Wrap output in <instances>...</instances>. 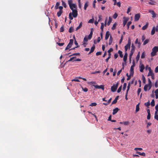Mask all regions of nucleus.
Listing matches in <instances>:
<instances>
[{"label":"nucleus","mask_w":158,"mask_h":158,"mask_svg":"<svg viewBox=\"0 0 158 158\" xmlns=\"http://www.w3.org/2000/svg\"><path fill=\"white\" fill-rule=\"evenodd\" d=\"M72 10V14L70 13L69 14V18L70 20H72L73 17L76 18L77 16V6L75 7H72L70 8Z\"/></svg>","instance_id":"nucleus-1"},{"label":"nucleus","mask_w":158,"mask_h":158,"mask_svg":"<svg viewBox=\"0 0 158 158\" xmlns=\"http://www.w3.org/2000/svg\"><path fill=\"white\" fill-rule=\"evenodd\" d=\"M158 52V46H155L152 49L151 53V56H153L156 55V53Z\"/></svg>","instance_id":"nucleus-2"},{"label":"nucleus","mask_w":158,"mask_h":158,"mask_svg":"<svg viewBox=\"0 0 158 158\" xmlns=\"http://www.w3.org/2000/svg\"><path fill=\"white\" fill-rule=\"evenodd\" d=\"M118 83L117 82L115 85H113L111 87V91L112 92H115L118 87Z\"/></svg>","instance_id":"nucleus-3"},{"label":"nucleus","mask_w":158,"mask_h":158,"mask_svg":"<svg viewBox=\"0 0 158 158\" xmlns=\"http://www.w3.org/2000/svg\"><path fill=\"white\" fill-rule=\"evenodd\" d=\"M68 2L70 8L73 7V8L75 7L76 6H77L76 4L72 3V0H68Z\"/></svg>","instance_id":"nucleus-4"},{"label":"nucleus","mask_w":158,"mask_h":158,"mask_svg":"<svg viewBox=\"0 0 158 158\" xmlns=\"http://www.w3.org/2000/svg\"><path fill=\"white\" fill-rule=\"evenodd\" d=\"M135 47L134 45L133 44H132L131 46V50L130 53L129 54V57H130V58L131 57V56L135 51Z\"/></svg>","instance_id":"nucleus-5"},{"label":"nucleus","mask_w":158,"mask_h":158,"mask_svg":"<svg viewBox=\"0 0 158 158\" xmlns=\"http://www.w3.org/2000/svg\"><path fill=\"white\" fill-rule=\"evenodd\" d=\"M73 39H71L70 40L69 42L67 45V46L66 47L65 49V50H67L71 48L73 44Z\"/></svg>","instance_id":"nucleus-6"},{"label":"nucleus","mask_w":158,"mask_h":158,"mask_svg":"<svg viewBox=\"0 0 158 158\" xmlns=\"http://www.w3.org/2000/svg\"><path fill=\"white\" fill-rule=\"evenodd\" d=\"M158 31V27L156 26V27H153L152 28L151 31V34L152 35H154L155 32V31Z\"/></svg>","instance_id":"nucleus-7"},{"label":"nucleus","mask_w":158,"mask_h":158,"mask_svg":"<svg viewBox=\"0 0 158 158\" xmlns=\"http://www.w3.org/2000/svg\"><path fill=\"white\" fill-rule=\"evenodd\" d=\"M152 85L148 84L146 85L144 87V90L145 91L149 90L151 88Z\"/></svg>","instance_id":"nucleus-8"},{"label":"nucleus","mask_w":158,"mask_h":158,"mask_svg":"<svg viewBox=\"0 0 158 158\" xmlns=\"http://www.w3.org/2000/svg\"><path fill=\"white\" fill-rule=\"evenodd\" d=\"M148 12L149 13H151L152 15V17L153 18H155V17H156V15H157V14H156L155 12H154V11L153 10H148Z\"/></svg>","instance_id":"nucleus-9"},{"label":"nucleus","mask_w":158,"mask_h":158,"mask_svg":"<svg viewBox=\"0 0 158 158\" xmlns=\"http://www.w3.org/2000/svg\"><path fill=\"white\" fill-rule=\"evenodd\" d=\"M94 88L96 89H102L103 90L104 89V86L103 85H93Z\"/></svg>","instance_id":"nucleus-10"},{"label":"nucleus","mask_w":158,"mask_h":158,"mask_svg":"<svg viewBox=\"0 0 158 158\" xmlns=\"http://www.w3.org/2000/svg\"><path fill=\"white\" fill-rule=\"evenodd\" d=\"M140 16V15L139 14H135V21H138L139 20Z\"/></svg>","instance_id":"nucleus-11"},{"label":"nucleus","mask_w":158,"mask_h":158,"mask_svg":"<svg viewBox=\"0 0 158 158\" xmlns=\"http://www.w3.org/2000/svg\"><path fill=\"white\" fill-rule=\"evenodd\" d=\"M123 26H124L126 24L128 20V18H126L125 17H124L123 18Z\"/></svg>","instance_id":"nucleus-12"},{"label":"nucleus","mask_w":158,"mask_h":158,"mask_svg":"<svg viewBox=\"0 0 158 158\" xmlns=\"http://www.w3.org/2000/svg\"><path fill=\"white\" fill-rule=\"evenodd\" d=\"M148 69L149 71V73L148 76H151L154 74V73H153L152 71L151 70L150 67H148Z\"/></svg>","instance_id":"nucleus-13"},{"label":"nucleus","mask_w":158,"mask_h":158,"mask_svg":"<svg viewBox=\"0 0 158 158\" xmlns=\"http://www.w3.org/2000/svg\"><path fill=\"white\" fill-rule=\"evenodd\" d=\"M140 71L141 72H142L143 71V70L144 69V66L143 64H140L139 65Z\"/></svg>","instance_id":"nucleus-14"},{"label":"nucleus","mask_w":158,"mask_h":158,"mask_svg":"<svg viewBox=\"0 0 158 158\" xmlns=\"http://www.w3.org/2000/svg\"><path fill=\"white\" fill-rule=\"evenodd\" d=\"M119 109L118 108L116 107L113 110V111L112 113V114L113 115L115 114L118 111Z\"/></svg>","instance_id":"nucleus-15"},{"label":"nucleus","mask_w":158,"mask_h":158,"mask_svg":"<svg viewBox=\"0 0 158 158\" xmlns=\"http://www.w3.org/2000/svg\"><path fill=\"white\" fill-rule=\"evenodd\" d=\"M150 2H148V4L150 5H154L156 3V2L153 0H149Z\"/></svg>","instance_id":"nucleus-16"},{"label":"nucleus","mask_w":158,"mask_h":158,"mask_svg":"<svg viewBox=\"0 0 158 158\" xmlns=\"http://www.w3.org/2000/svg\"><path fill=\"white\" fill-rule=\"evenodd\" d=\"M110 33L109 31H107L106 33L105 39L106 40H107L109 36Z\"/></svg>","instance_id":"nucleus-17"},{"label":"nucleus","mask_w":158,"mask_h":158,"mask_svg":"<svg viewBox=\"0 0 158 158\" xmlns=\"http://www.w3.org/2000/svg\"><path fill=\"white\" fill-rule=\"evenodd\" d=\"M127 52H126L125 53V54H124V55L123 57V61L124 62L126 61L127 60Z\"/></svg>","instance_id":"nucleus-18"},{"label":"nucleus","mask_w":158,"mask_h":158,"mask_svg":"<svg viewBox=\"0 0 158 158\" xmlns=\"http://www.w3.org/2000/svg\"><path fill=\"white\" fill-rule=\"evenodd\" d=\"M130 76H133L134 73V68L131 67Z\"/></svg>","instance_id":"nucleus-19"},{"label":"nucleus","mask_w":158,"mask_h":158,"mask_svg":"<svg viewBox=\"0 0 158 158\" xmlns=\"http://www.w3.org/2000/svg\"><path fill=\"white\" fill-rule=\"evenodd\" d=\"M95 46L94 45H93V46L91 48V49H90V52H89V54H90V53H91L92 52H94V50L95 49Z\"/></svg>","instance_id":"nucleus-20"},{"label":"nucleus","mask_w":158,"mask_h":158,"mask_svg":"<svg viewBox=\"0 0 158 158\" xmlns=\"http://www.w3.org/2000/svg\"><path fill=\"white\" fill-rule=\"evenodd\" d=\"M130 46L126 45L125 46V52H127V51L128 49H130Z\"/></svg>","instance_id":"nucleus-21"},{"label":"nucleus","mask_w":158,"mask_h":158,"mask_svg":"<svg viewBox=\"0 0 158 158\" xmlns=\"http://www.w3.org/2000/svg\"><path fill=\"white\" fill-rule=\"evenodd\" d=\"M137 154H138L140 155L143 156H146L145 153L144 152L141 153L140 152H137Z\"/></svg>","instance_id":"nucleus-22"},{"label":"nucleus","mask_w":158,"mask_h":158,"mask_svg":"<svg viewBox=\"0 0 158 158\" xmlns=\"http://www.w3.org/2000/svg\"><path fill=\"white\" fill-rule=\"evenodd\" d=\"M139 103L136 105V108L135 110V112H137L139 110Z\"/></svg>","instance_id":"nucleus-23"},{"label":"nucleus","mask_w":158,"mask_h":158,"mask_svg":"<svg viewBox=\"0 0 158 158\" xmlns=\"http://www.w3.org/2000/svg\"><path fill=\"white\" fill-rule=\"evenodd\" d=\"M148 23H147L144 26L142 27V29L143 30H145L147 28V27H148Z\"/></svg>","instance_id":"nucleus-24"},{"label":"nucleus","mask_w":158,"mask_h":158,"mask_svg":"<svg viewBox=\"0 0 158 158\" xmlns=\"http://www.w3.org/2000/svg\"><path fill=\"white\" fill-rule=\"evenodd\" d=\"M155 93L156 98V99H157L158 98V89H156L155 90Z\"/></svg>","instance_id":"nucleus-25"},{"label":"nucleus","mask_w":158,"mask_h":158,"mask_svg":"<svg viewBox=\"0 0 158 158\" xmlns=\"http://www.w3.org/2000/svg\"><path fill=\"white\" fill-rule=\"evenodd\" d=\"M62 12V10H59V11H58L57 14V16L58 17H59L60 16Z\"/></svg>","instance_id":"nucleus-26"},{"label":"nucleus","mask_w":158,"mask_h":158,"mask_svg":"<svg viewBox=\"0 0 158 158\" xmlns=\"http://www.w3.org/2000/svg\"><path fill=\"white\" fill-rule=\"evenodd\" d=\"M113 41V39L111 36H110V37L109 40V45H110L112 42Z\"/></svg>","instance_id":"nucleus-27"},{"label":"nucleus","mask_w":158,"mask_h":158,"mask_svg":"<svg viewBox=\"0 0 158 158\" xmlns=\"http://www.w3.org/2000/svg\"><path fill=\"white\" fill-rule=\"evenodd\" d=\"M140 52H139L136 56V60L137 61H138L139 59V57H140Z\"/></svg>","instance_id":"nucleus-28"},{"label":"nucleus","mask_w":158,"mask_h":158,"mask_svg":"<svg viewBox=\"0 0 158 158\" xmlns=\"http://www.w3.org/2000/svg\"><path fill=\"white\" fill-rule=\"evenodd\" d=\"M118 53L119 54V56L121 57V58H122L123 57V52H122L120 51V50H119L118 51Z\"/></svg>","instance_id":"nucleus-29"},{"label":"nucleus","mask_w":158,"mask_h":158,"mask_svg":"<svg viewBox=\"0 0 158 158\" xmlns=\"http://www.w3.org/2000/svg\"><path fill=\"white\" fill-rule=\"evenodd\" d=\"M112 21V18L110 17H109V20L107 23L108 25H109Z\"/></svg>","instance_id":"nucleus-30"},{"label":"nucleus","mask_w":158,"mask_h":158,"mask_svg":"<svg viewBox=\"0 0 158 158\" xmlns=\"http://www.w3.org/2000/svg\"><path fill=\"white\" fill-rule=\"evenodd\" d=\"M82 26V23L81 22L79 24V25L76 28V31L78 29H80Z\"/></svg>","instance_id":"nucleus-31"},{"label":"nucleus","mask_w":158,"mask_h":158,"mask_svg":"<svg viewBox=\"0 0 158 158\" xmlns=\"http://www.w3.org/2000/svg\"><path fill=\"white\" fill-rule=\"evenodd\" d=\"M60 5V2H57L56 3V5L55 6V8L56 9H57L58 8V6Z\"/></svg>","instance_id":"nucleus-32"},{"label":"nucleus","mask_w":158,"mask_h":158,"mask_svg":"<svg viewBox=\"0 0 158 158\" xmlns=\"http://www.w3.org/2000/svg\"><path fill=\"white\" fill-rule=\"evenodd\" d=\"M142 79L143 80V83L144 84H145L146 82V79L143 75H142Z\"/></svg>","instance_id":"nucleus-33"},{"label":"nucleus","mask_w":158,"mask_h":158,"mask_svg":"<svg viewBox=\"0 0 158 158\" xmlns=\"http://www.w3.org/2000/svg\"><path fill=\"white\" fill-rule=\"evenodd\" d=\"M116 25H117V24L116 23H115L113 25V26L111 28V29L112 30H114L115 29Z\"/></svg>","instance_id":"nucleus-34"},{"label":"nucleus","mask_w":158,"mask_h":158,"mask_svg":"<svg viewBox=\"0 0 158 158\" xmlns=\"http://www.w3.org/2000/svg\"><path fill=\"white\" fill-rule=\"evenodd\" d=\"M73 31V27H70L69 29V32L70 33L72 32Z\"/></svg>","instance_id":"nucleus-35"},{"label":"nucleus","mask_w":158,"mask_h":158,"mask_svg":"<svg viewBox=\"0 0 158 158\" xmlns=\"http://www.w3.org/2000/svg\"><path fill=\"white\" fill-rule=\"evenodd\" d=\"M151 105L152 106H153L155 105V101L154 99H152L151 103Z\"/></svg>","instance_id":"nucleus-36"},{"label":"nucleus","mask_w":158,"mask_h":158,"mask_svg":"<svg viewBox=\"0 0 158 158\" xmlns=\"http://www.w3.org/2000/svg\"><path fill=\"white\" fill-rule=\"evenodd\" d=\"M149 40L148 39H147L146 40H145L144 42H143V45H145V44H147V43H148V42H149Z\"/></svg>","instance_id":"nucleus-37"},{"label":"nucleus","mask_w":158,"mask_h":158,"mask_svg":"<svg viewBox=\"0 0 158 158\" xmlns=\"http://www.w3.org/2000/svg\"><path fill=\"white\" fill-rule=\"evenodd\" d=\"M61 2H62V5L63 6L64 8H66V3L63 0H62Z\"/></svg>","instance_id":"nucleus-38"},{"label":"nucleus","mask_w":158,"mask_h":158,"mask_svg":"<svg viewBox=\"0 0 158 158\" xmlns=\"http://www.w3.org/2000/svg\"><path fill=\"white\" fill-rule=\"evenodd\" d=\"M127 86V84L126 83H124L123 84V90L124 91L126 88Z\"/></svg>","instance_id":"nucleus-39"},{"label":"nucleus","mask_w":158,"mask_h":158,"mask_svg":"<svg viewBox=\"0 0 158 158\" xmlns=\"http://www.w3.org/2000/svg\"><path fill=\"white\" fill-rule=\"evenodd\" d=\"M145 53L144 52H143L142 54V55L141 56V58L142 59L144 58H145Z\"/></svg>","instance_id":"nucleus-40"},{"label":"nucleus","mask_w":158,"mask_h":158,"mask_svg":"<svg viewBox=\"0 0 158 158\" xmlns=\"http://www.w3.org/2000/svg\"><path fill=\"white\" fill-rule=\"evenodd\" d=\"M88 3L87 2H86L85 4V5H84V9L85 10H86V8L88 7Z\"/></svg>","instance_id":"nucleus-41"},{"label":"nucleus","mask_w":158,"mask_h":158,"mask_svg":"<svg viewBox=\"0 0 158 158\" xmlns=\"http://www.w3.org/2000/svg\"><path fill=\"white\" fill-rule=\"evenodd\" d=\"M131 21H129L128 22L127 24V29H128L129 28V26L131 24Z\"/></svg>","instance_id":"nucleus-42"},{"label":"nucleus","mask_w":158,"mask_h":158,"mask_svg":"<svg viewBox=\"0 0 158 158\" xmlns=\"http://www.w3.org/2000/svg\"><path fill=\"white\" fill-rule=\"evenodd\" d=\"M97 105V103L95 102H93L91 103V104L89 105L90 106H95Z\"/></svg>","instance_id":"nucleus-43"},{"label":"nucleus","mask_w":158,"mask_h":158,"mask_svg":"<svg viewBox=\"0 0 158 158\" xmlns=\"http://www.w3.org/2000/svg\"><path fill=\"white\" fill-rule=\"evenodd\" d=\"M150 105V103L149 101L147 102H146L144 103V105L146 106H148Z\"/></svg>","instance_id":"nucleus-44"},{"label":"nucleus","mask_w":158,"mask_h":158,"mask_svg":"<svg viewBox=\"0 0 158 158\" xmlns=\"http://www.w3.org/2000/svg\"><path fill=\"white\" fill-rule=\"evenodd\" d=\"M122 85H121V86H120L119 88H118V90H117V92L118 93H119L120 92L121 89H122Z\"/></svg>","instance_id":"nucleus-45"},{"label":"nucleus","mask_w":158,"mask_h":158,"mask_svg":"<svg viewBox=\"0 0 158 158\" xmlns=\"http://www.w3.org/2000/svg\"><path fill=\"white\" fill-rule=\"evenodd\" d=\"M117 16H118L117 14L116 13H115L113 15V17L114 19H116L117 18Z\"/></svg>","instance_id":"nucleus-46"},{"label":"nucleus","mask_w":158,"mask_h":158,"mask_svg":"<svg viewBox=\"0 0 158 158\" xmlns=\"http://www.w3.org/2000/svg\"><path fill=\"white\" fill-rule=\"evenodd\" d=\"M88 41V38H87L85 36L84 37V40H83V42H86L87 41Z\"/></svg>","instance_id":"nucleus-47"},{"label":"nucleus","mask_w":158,"mask_h":158,"mask_svg":"<svg viewBox=\"0 0 158 158\" xmlns=\"http://www.w3.org/2000/svg\"><path fill=\"white\" fill-rule=\"evenodd\" d=\"M57 44L59 46H63L64 45V43H57Z\"/></svg>","instance_id":"nucleus-48"},{"label":"nucleus","mask_w":158,"mask_h":158,"mask_svg":"<svg viewBox=\"0 0 158 158\" xmlns=\"http://www.w3.org/2000/svg\"><path fill=\"white\" fill-rule=\"evenodd\" d=\"M75 55L79 56V55H80V53H74L72 55H70V56H75Z\"/></svg>","instance_id":"nucleus-49"},{"label":"nucleus","mask_w":158,"mask_h":158,"mask_svg":"<svg viewBox=\"0 0 158 158\" xmlns=\"http://www.w3.org/2000/svg\"><path fill=\"white\" fill-rule=\"evenodd\" d=\"M131 42L130 39L129 38L128 40V42L127 44V45H129L130 46H131Z\"/></svg>","instance_id":"nucleus-50"},{"label":"nucleus","mask_w":158,"mask_h":158,"mask_svg":"<svg viewBox=\"0 0 158 158\" xmlns=\"http://www.w3.org/2000/svg\"><path fill=\"white\" fill-rule=\"evenodd\" d=\"M134 150L136 151L137 150H142V148H136L134 149Z\"/></svg>","instance_id":"nucleus-51"},{"label":"nucleus","mask_w":158,"mask_h":158,"mask_svg":"<svg viewBox=\"0 0 158 158\" xmlns=\"http://www.w3.org/2000/svg\"><path fill=\"white\" fill-rule=\"evenodd\" d=\"M81 61V59L79 58L73 60V61Z\"/></svg>","instance_id":"nucleus-52"},{"label":"nucleus","mask_w":158,"mask_h":158,"mask_svg":"<svg viewBox=\"0 0 158 158\" xmlns=\"http://www.w3.org/2000/svg\"><path fill=\"white\" fill-rule=\"evenodd\" d=\"M123 124L124 125H127L129 124V122L128 121L124 122Z\"/></svg>","instance_id":"nucleus-53"},{"label":"nucleus","mask_w":158,"mask_h":158,"mask_svg":"<svg viewBox=\"0 0 158 158\" xmlns=\"http://www.w3.org/2000/svg\"><path fill=\"white\" fill-rule=\"evenodd\" d=\"M74 44L76 45H77L76 48H78L79 47V46L78 45V44L77 43V41L76 40H75Z\"/></svg>","instance_id":"nucleus-54"},{"label":"nucleus","mask_w":158,"mask_h":158,"mask_svg":"<svg viewBox=\"0 0 158 158\" xmlns=\"http://www.w3.org/2000/svg\"><path fill=\"white\" fill-rule=\"evenodd\" d=\"M82 89L84 92H86L88 91V89L86 88H83V87H82Z\"/></svg>","instance_id":"nucleus-55"},{"label":"nucleus","mask_w":158,"mask_h":158,"mask_svg":"<svg viewBox=\"0 0 158 158\" xmlns=\"http://www.w3.org/2000/svg\"><path fill=\"white\" fill-rule=\"evenodd\" d=\"M102 52H96V54L97 56H98L101 54Z\"/></svg>","instance_id":"nucleus-56"},{"label":"nucleus","mask_w":158,"mask_h":158,"mask_svg":"<svg viewBox=\"0 0 158 158\" xmlns=\"http://www.w3.org/2000/svg\"><path fill=\"white\" fill-rule=\"evenodd\" d=\"M131 9V7H130L128 8L127 9V14H128L130 11Z\"/></svg>","instance_id":"nucleus-57"},{"label":"nucleus","mask_w":158,"mask_h":158,"mask_svg":"<svg viewBox=\"0 0 158 158\" xmlns=\"http://www.w3.org/2000/svg\"><path fill=\"white\" fill-rule=\"evenodd\" d=\"M117 100L115 99L112 102V104H114L116 103L117 102Z\"/></svg>","instance_id":"nucleus-58"},{"label":"nucleus","mask_w":158,"mask_h":158,"mask_svg":"<svg viewBox=\"0 0 158 158\" xmlns=\"http://www.w3.org/2000/svg\"><path fill=\"white\" fill-rule=\"evenodd\" d=\"M75 57H71L69 60H68V61H73V60L75 58Z\"/></svg>","instance_id":"nucleus-59"},{"label":"nucleus","mask_w":158,"mask_h":158,"mask_svg":"<svg viewBox=\"0 0 158 158\" xmlns=\"http://www.w3.org/2000/svg\"><path fill=\"white\" fill-rule=\"evenodd\" d=\"M155 72L156 73L158 72V66L156 67V68L155 69Z\"/></svg>","instance_id":"nucleus-60"},{"label":"nucleus","mask_w":158,"mask_h":158,"mask_svg":"<svg viewBox=\"0 0 158 158\" xmlns=\"http://www.w3.org/2000/svg\"><path fill=\"white\" fill-rule=\"evenodd\" d=\"M151 117V114H148V115L147 118L148 119H149Z\"/></svg>","instance_id":"nucleus-61"},{"label":"nucleus","mask_w":158,"mask_h":158,"mask_svg":"<svg viewBox=\"0 0 158 158\" xmlns=\"http://www.w3.org/2000/svg\"><path fill=\"white\" fill-rule=\"evenodd\" d=\"M64 31V28L63 27H62L60 28V31L63 32Z\"/></svg>","instance_id":"nucleus-62"},{"label":"nucleus","mask_w":158,"mask_h":158,"mask_svg":"<svg viewBox=\"0 0 158 158\" xmlns=\"http://www.w3.org/2000/svg\"><path fill=\"white\" fill-rule=\"evenodd\" d=\"M154 118L155 119L158 121V115H155L154 116Z\"/></svg>","instance_id":"nucleus-63"},{"label":"nucleus","mask_w":158,"mask_h":158,"mask_svg":"<svg viewBox=\"0 0 158 158\" xmlns=\"http://www.w3.org/2000/svg\"><path fill=\"white\" fill-rule=\"evenodd\" d=\"M155 109L156 110L158 111V104L156 106Z\"/></svg>","instance_id":"nucleus-64"}]
</instances>
